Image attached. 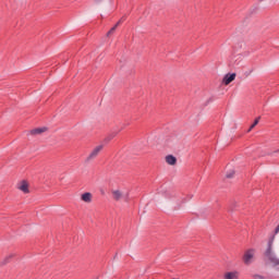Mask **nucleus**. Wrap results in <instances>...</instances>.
<instances>
[{"mask_svg": "<svg viewBox=\"0 0 279 279\" xmlns=\"http://www.w3.org/2000/svg\"><path fill=\"white\" fill-rule=\"evenodd\" d=\"M227 178H233L234 177V170H230L227 174Z\"/></svg>", "mask_w": 279, "mask_h": 279, "instance_id": "obj_12", "label": "nucleus"}, {"mask_svg": "<svg viewBox=\"0 0 279 279\" xmlns=\"http://www.w3.org/2000/svg\"><path fill=\"white\" fill-rule=\"evenodd\" d=\"M236 78V74L235 73H232V74H227L225 77H223V85L225 86H228L229 84H232V82H234V80Z\"/></svg>", "mask_w": 279, "mask_h": 279, "instance_id": "obj_4", "label": "nucleus"}, {"mask_svg": "<svg viewBox=\"0 0 279 279\" xmlns=\"http://www.w3.org/2000/svg\"><path fill=\"white\" fill-rule=\"evenodd\" d=\"M104 149V145L96 146L92 153L86 158V162H90V160H95L99 156V153Z\"/></svg>", "mask_w": 279, "mask_h": 279, "instance_id": "obj_2", "label": "nucleus"}, {"mask_svg": "<svg viewBox=\"0 0 279 279\" xmlns=\"http://www.w3.org/2000/svg\"><path fill=\"white\" fill-rule=\"evenodd\" d=\"M223 279H239V271H228L223 275Z\"/></svg>", "mask_w": 279, "mask_h": 279, "instance_id": "obj_7", "label": "nucleus"}, {"mask_svg": "<svg viewBox=\"0 0 279 279\" xmlns=\"http://www.w3.org/2000/svg\"><path fill=\"white\" fill-rule=\"evenodd\" d=\"M259 121H260V118H256L254 123L250 126L248 132H252V130H254L258 125Z\"/></svg>", "mask_w": 279, "mask_h": 279, "instance_id": "obj_11", "label": "nucleus"}, {"mask_svg": "<svg viewBox=\"0 0 279 279\" xmlns=\"http://www.w3.org/2000/svg\"><path fill=\"white\" fill-rule=\"evenodd\" d=\"M111 194L114 202H121V199H124V202H129L128 194L124 196L123 193L119 190H112Z\"/></svg>", "mask_w": 279, "mask_h": 279, "instance_id": "obj_3", "label": "nucleus"}, {"mask_svg": "<svg viewBox=\"0 0 279 279\" xmlns=\"http://www.w3.org/2000/svg\"><path fill=\"white\" fill-rule=\"evenodd\" d=\"M14 254H10L9 256L5 257L4 263H8V260H10V258H13Z\"/></svg>", "mask_w": 279, "mask_h": 279, "instance_id": "obj_13", "label": "nucleus"}, {"mask_svg": "<svg viewBox=\"0 0 279 279\" xmlns=\"http://www.w3.org/2000/svg\"><path fill=\"white\" fill-rule=\"evenodd\" d=\"M81 199L82 202H85V204H90V202H93V194L89 192L83 193Z\"/></svg>", "mask_w": 279, "mask_h": 279, "instance_id": "obj_6", "label": "nucleus"}, {"mask_svg": "<svg viewBox=\"0 0 279 279\" xmlns=\"http://www.w3.org/2000/svg\"><path fill=\"white\" fill-rule=\"evenodd\" d=\"M255 254H256V250H254V248L246 250L242 257L244 265H252V263H254Z\"/></svg>", "mask_w": 279, "mask_h": 279, "instance_id": "obj_1", "label": "nucleus"}, {"mask_svg": "<svg viewBox=\"0 0 279 279\" xmlns=\"http://www.w3.org/2000/svg\"><path fill=\"white\" fill-rule=\"evenodd\" d=\"M47 129L41 128V129H34L31 134H43V132H46Z\"/></svg>", "mask_w": 279, "mask_h": 279, "instance_id": "obj_10", "label": "nucleus"}, {"mask_svg": "<svg viewBox=\"0 0 279 279\" xmlns=\"http://www.w3.org/2000/svg\"><path fill=\"white\" fill-rule=\"evenodd\" d=\"M122 22H123V19H121V20L107 33V36H111V34H114V32H117V27H119V25H121Z\"/></svg>", "mask_w": 279, "mask_h": 279, "instance_id": "obj_9", "label": "nucleus"}, {"mask_svg": "<svg viewBox=\"0 0 279 279\" xmlns=\"http://www.w3.org/2000/svg\"><path fill=\"white\" fill-rule=\"evenodd\" d=\"M254 279H265V277L260 276V275H254L253 276Z\"/></svg>", "mask_w": 279, "mask_h": 279, "instance_id": "obj_14", "label": "nucleus"}, {"mask_svg": "<svg viewBox=\"0 0 279 279\" xmlns=\"http://www.w3.org/2000/svg\"><path fill=\"white\" fill-rule=\"evenodd\" d=\"M17 189L19 191H22V193H29V184L27 183V181H22L17 184Z\"/></svg>", "mask_w": 279, "mask_h": 279, "instance_id": "obj_5", "label": "nucleus"}, {"mask_svg": "<svg viewBox=\"0 0 279 279\" xmlns=\"http://www.w3.org/2000/svg\"><path fill=\"white\" fill-rule=\"evenodd\" d=\"M166 162L168 165L173 166V165L178 163V159L173 155H168V156H166Z\"/></svg>", "mask_w": 279, "mask_h": 279, "instance_id": "obj_8", "label": "nucleus"}]
</instances>
